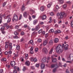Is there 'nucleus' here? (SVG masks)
<instances>
[{
    "label": "nucleus",
    "instance_id": "obj_24",
    "mask_svg": "<svg viewBox=\"0 0 73 73\" xmlns=\"http://www.w3.org/2000/svg\"><path fill=\"white\" fill-rule=\"evenodd\" d=\"M40 10L41 11H44L45 10V8L44 7L42 6L40 8Z\"/></svg>",
    "mask_w": 73,
    "mask_h": 73
},
{
    "label": "nucleus",
    "instance_id": "obj_61",
    "mask_svg": "<svg viewBox=\"0 0 73 73\" xmlns=\"http://www.w3.org/2000/svg\"><path fill=\"white\" fill-rule=\"evenodd\" d=\"M29 19L30 21H31L32 20V18H31V16H29Z\"/></svg>",
    "mask_w": 73,
    "mask_h": 73
},
{
    "label": "nucleus",
    "instance_id": "obj_42",
    "mask_svg": "<svg viewBox=\"0 0 73 73\" xmlns=\"http://www.w3.org/2000/svg\"><path fill=\"white\" fill-rule=\"evenodd\" d=\"M14 34L15 35H17L19 33H17V31H15L14 32Z\"/></svg>",
    "mask_w": 73,
    "mask_h": 73
},
{
    "label": "nucleus",
    "instance_id": "obj_8",
    "mask_svg": "<svg viewBox=\"0 0 73 73\" xmlns=\"http://www.w3.org/2000/svg\"><path fill=\"white\" fill-rule=\"evenodd\" d=\"M16 49L17 50H18V52L20 51V46L19 45H16Z\"/></svg>",
    "mask_w": 73,
    "mask_h": 73
},
{
    "label": "nucleus",
    "instance_id": "obj_45",
    "mask_svg": "<svg viewBox=\"0 0 73 73\" xmlns=\"http://www.w3.org/2000/svg\"><path fill=\"white\" fill-rule=\"evenodd\" d=\"M6 4H7V2H5L3 4V7H5V5H6Z\"/></svg>",
    "mask_w": 73,
    "mask_h": 73
},
{
    "label": "nucleus",
    "instance_id": "obj_41",
    "mask_svg": "<svg viewBox=\"0 0 73 73\" xmlns=\"http://www.w3.org/2000/svg\"><path fill=\"white\" fill-rule=\"evenodd\" d=\"M59 65L60 67H62V63H61L60 62H59Z\"/></svg>",
    "mask_w": 73,
    "mask_h": 73
},
{
    "label": "nucleus",
    "instance_id": "obj_55",
    "mask_svg": "<svg viewBox=\"0 0 73 73\" xmlns=\"http://www.w3.org/2000/svg\"><path fill=\"white\" fill-rule=\"evenodd\" d=\"M39 64H36V66L37 67V68H38V66H39Z\"/></svg>",
    "mask_w": 73,
    "mask_h": 73
},
{
    "label": "nucleus",
    "instance_id": "obj_30",
    "mask_svg": "<svg viewBox=\"0 0 73 73\" xmlns=\"http://www.w3.org/2000/svg\"><path fill=\"white\" fill-rule=\"evenodd\" d=\"M55 66H56V64H52L51 65V68H53L55 67Z\"/></svg>",
    "mask_w": 73,
    "mask_h": 73
},
{
    "label": "nucleus",
    "instance_id": "obj_47",
    "mask_svg": "<svg viewBox=\"0 0 73 73\" xmlns=\"http://www.w3.org/2000/svg\"><path fill=\"white\" fill-rule=\"evenodd\" d=\"M3 69H0V73H3Z\"/></svg>",
    "mask_w": 73,
    "mask_h": 73
},
{
    "label": "nucleus",
    "instance_id": "obj_57",
    "mask_svg": "<svg viewBox=\"0 0 73 73\" xmlns=\"http://www.w3.org/2000/svg\"><path fill=\"white\" fill-rule=\"evenodd\" d=\"M30 12H34V11H33V10L31 9H30Z\"/></svg>",
    "mask_w": 73,
    "mask_h": 73
},
{
    "label": "nucleus",
    "instance_id": "obj_56",
    "mask_svg": "<svg viewBox=\"0 0 73 73\" xmlns=\"http://www.w3.org/2000/svg\"><path fill=\"white\" fill-rule=\"evenodd\" d=\"M30 50H33V47L32 46L30 49Z\"/></svg>",
    "mask_w": 73,
    "mask_h": 73
},
{
    "label": "nucleus",
    "instance_id": "obj_3",
    "mask_svg": "<svg viewBox=\"0 0 73 73\" xmlns=\"http://www.w3.org/2000/svg\"><path fill=\"white\" fill-rule=\"evenodd\" d=\"M14 20L15 21H17L18 20V17L17 15H16V14H14L13 18V21H14Z\"/></svg>",
    "mask_w": 73,
    "mask_h": 73
},
{
    "label": "nucleus",
    "instance_id": "obj_36",
    "mask_svg": "<svg viewBox=\"0 0 73 73\" xmlns=\"http://www.w3.org/2000/svg\"><path fill=\"white\" fill-rule=\"evenodd\" d=\"M70 25L71 26V27L72 28H73V21H71V23Z\"/></svg>",
    "mask_w": 73,
    "mask_h": 73
},
{
    "label": "nucleus",
    "instance_id": "obj_9",
    "mask_svg": "<svg viewBox=\"0 0 73 73\" xmlns=\"http://www.w3.org/2000/svg\"><path fill=\"white\" fill-rule=\"evenodd\" d=\"M47 17H46V15H44L42 16V20H46Z\"/></svg>",
    "mask_w": 73,
    "mask_h": 73
},
{
    "label": "nucleus",
    "instance_id": "obj_49",
    "mask_svg": "<svg viewBox=\"0 0 73 73\" xmlns=\"http://www.w3.org/2000/svg\"><path fill=\"white\" fill-rule=\"evenodd\" d=\"M12 52L11 51H9L8 52V54H12Z\"/></svg>",
    "mask_w": 73,
    "mask_h": 73
},
{
    "label": "nucleus",
    "instance_id": "obj_6",
    "mask_svg": "<svg viewBox=\"0 0 73 73\" xmlns=\"http://www.w3.org/2000/svg\"><path fill=\"white\" fill-rule=\"evenodd\" d=\"M9 50H12V44L11 43H10L9 44Z\"/></svg>",
    "mask_w": 73,
    "mask_h": 73
},
{
    "label": "nucleus",
    "instance_id": "obj_25",
    "mask_svg": "<svg viewBox=\"0 0 73 73\" xmlns=\"http://www.w3.org/2000/svg\"><path fill=\"white\" fill-rule=\"evenodd\" d=\"M11 21V19L10 18H9L7 21V23H9Z\"/></svg>",
    "mask_w": 73,
    "mask_h": 73
},
{
    "label": "nucleus",
    "instance_id": "obj_1",
    "mask_svg": "<svg viewBox=\"0 0 73 73\" xmlns=\"http://www.w3.org/2000/svg\"><path fill=\"white\" fill-rule=\"evenodd\" d=\"M63 47L61 45H58L56 48V53L59 54L63 52Z\"/></svg>",
    "mask_w": 73,
    "mask_h": 73
},
{
    "label": "nucleus",
    "instance_id": "obj_7",
    "mask_svg": "<svg viewBox=\"0 0 73 73\" xmlns=\"http://www.w3.org/2000/svg\"><path fill=\"white\" fill-rule=\"evenodd\" d=\"M11 64L12 66L13 67L15 65H16V62L15 61H11Z\"/></svg>",
    "mask_w": 73,
    "mask_h": 73
},
{
    "label": "nucleus",
    "instance_id": "obj_17",
    "mask_svg": "<svg viewBox=\"0 0 73 73\" xmlns=\"http://www.w3.org/2000/svg\"><path fill=\"white\" fill-rule=\"evenodd\" d=\"M40 67L41 69H44L45 68V65H44V64H42Z\"/></svg>",
    "mask_w": 73,
    "mask_h": 73
},
{
    "label": "nucleus",
    "instance_id": "obj_64",
    "mask_svg": "<svg viewBox=\"0 0 73 73\" xmlns=\"http://www.w3.org/2000/svg\"><path fill=\"white\" fill-rule=\"evenodd\" d=\"M13 73H17V71L16 70H14L13 71Z\"/></svg>",
    "mask_w": 73,
    "mask_h": 73
},
{
    "label": "nucleus",
    "instance_id": "obj_12",
    "mask_svg": "<svg viewBox=\"0 0 73 73\" xmlns=\"http://www.w3.org/2000/svg\"><path fill=\"white\" fill-rule=\"evenodd\" d=\"M29 44H31L32 46H34L35 45V43L33 41V40H30L29 42Z\"/></svg>",
    "mask_w": 73,
    "mask_h": 73
},
{
    "label": "nucleus",
    "instance_id": "obj_10",
    "mask_svg": "<svg viewBox=\"0 0 73 73\" xmlns=\"http://www.w3.org/2000/svg\"><path fill=\"white\" fill-rule=\"evenodd\" d=\"M48 39H47L44 41L43 43V45L45 46L47 44H48Z\"/></svg>",
    "mask_w": 73,
    "mask_h": 73
},
{
    "label": "nucleus",
    "instance_id": "obj_5",
    "mask_svg": "<svg viewBox=\"0 0 73 73\" xmlns=\"http://www.w3.org/2000/svg\"><path fill=\"white\" fill-rule=\"evenodd\" d=\"M5 15L0 14V24H1V23L2 18L3 17H5Z\"/></svg>",
    "mask_w": 73,
    "mask_h": 73
},
{
    "label": "nucleus",
    "instance_id": "obj_48",
    "mask_svg": "<svg viewBox=\"0 0 73 73\" xmlns=\"http://www.w3.org/2000/svg\"><path fill=\"white\" fill-rule=\"evenodd\" d=\"M14 55H15V56L16 57H18L19 56V54H14Z\"/></svg>",
    "mask_w": 73,
    "mask_h": 73
},
{
    "label": "nucleus",
    "instance_id": "obj_20",
    "mask_svg": "<svg viewBox=\"0 0 73 73\" xmlns=\"http://www.w3.org/2000/svg\"><path fill=\"white\" fill-rule=\"evenodd\" d=\"M37 20L36 19L35 20L33 21V24H34V25H35V24H36L37 23Z\"/></svg>",
    "mask_w": 73,
    "mask_h": 73
},
{
    "label": "nucleus",
    "instance_id": "obj_40",
    "mask_svg": "<svg viewBox=\"0 0 73 73\" xmlns=\"http://www.w3.org/2000/svg\"><path fill=\"white\" fill-rule=\"evenodd\" d=\"M52 5L51 3H49L48 5H47V7L48 8H50V6H51V5Z\"/></svg>",
    "mask_w": 73,
    "mask_h": 73
},
{
    "label": "nucleus",
    "instance_id": "obj_58",
    "mask_svg": "<svg viewBox=\"0 0 73 73\" xmlns=\"http://www.w3.org/2000/svg\"><path fill=\"white\" fill-rule=\"evenodd\" d=\"M48 36V33H47L45 35V37L46 38Z\"/></svg>",
    "mask_w": 73,
    "mask_h": 73
},
{
    "label": "nucleus",
    "instance_id": "obj_11",
    "mask_svg": "<svg viewBox=\"0 0 73 73\" xmlns=\"http://www.w3.org/2000/svg\"><path fill=\"white\" fill-rule=\"evenodd\" d=\"M9 44V42H5V49H7L8 48V47L9 46L8 45V44Z\"/></svg>",
    "mask_w": 73,
    "mask_h": 73
},
{
    "label": "nucleus",
    "instance_id": "obj_60",
    "mask_svg": "<svg viewBox=\"0 0 73 73\" xmlns=\"http://www.w3.org/2000/svg\"><path fill=\"white\" fill-rule=\"evenodd\" d=\"M42 29H40L38 31L39 34L40 33H41V32H42Z\"/></svg>",
    "mask_w": 73,
    "mask_h": 73
},
{
    "label": "nucleus",
    "instance_id": "obj_28",
    "mask_svg": "<svg viewBox=\"0 0 73 73\" xmlns=\"http://www.w3.org/2000/svg\"><path fill=\"white\" fill-rule=\"evenodd\" d=\"M25 58L26 60H27L28 58V54H26L25 55Z\"/></svg>",
    "mask_w": 73,
    "mask_h": 73
},
{
    "label": "nucleus",
    "instance_id": "obj_38",
    "mask_svg": "<svg viewBox=\"0 0 73 73\" xmlns=\"http://www.w3.org/2000/svg\"><path fill=\"white\" fill-rule=\"evenodd\" d=\"M1 61H6V60H7V59L6 58H3L1 59Z\"/></svg>",
    "mask_w": 73,
    "mask_h": 73
},
{
    "label": "nucleus",
    "instance_id": "obj_33",
    "mask_svg": "<svg viewBox=\"0 0 73 73\" xmlns=\"http://www.w3.org/2000/svg\"><path fill=\"white\" fill-rule=\"evenodd\" d=\"M37 59L36 58H34L33 62H37Z\"/></svg>",
    "mask_w": 73,
    "mask_h": 73
},
{
    "label": "nucleus",
    "instance_id": "obj_19",
    "mask_svg": "<svg viewBox=\"0 0 73 73\" xmlns=\"http://www.w3.org/2000/svg\"><path fill=\"white\" fill-rule=\"evenodd\" d=\"M27 15H28V14H27V11H25L23 13V16L24 17H26V16H27Z\"/></svg>",
    "mask_w": 73,
    "mask_h": 73
},
{
    "label": "nucleus",
    "instance_id": "obj_51",
    "mask_svg": "<svg viewBox=\"0 0 73 73\" xmlns=\"http://www.w3.org/2000/svg\"><path fill=\"white\" fill-rule=\"evenodd\" d=\"M15 29H18V28H19V26L17 25L15 27Z\"/></svg>",
    "mask_w": 73,
    "mask_h": 73
},
{
    "label": "nucleus",
    "instance_id": "obj_27",
    "mask_svg": "<svg viewBox=\"0 0 73 73\" xmlns=\"http://www.w3.org/2000/svg\"><path fill=\"white\" fill-rule=\"evenodd\" d=\"M24 7H25L24 6V5L23 4L22 5V7L21 9L22 11H24V10H25V8Z\"/></svg>",
    "mask_w": 73,
    "mask_h": 73
},
{
    "label": "nucleus",
    "instance_id": "obj_63",
    "mask_svg": "<svg viewBox=\"0 0 73 73\" xmlns=\"http://www.w3.org/2000/svg\"><path fill=\"white\" fill-rule=\"evenodd\" d=\"M50 15L51 16H54V14L52 12L51 13H50Z\"/></svg>",
    "mask_w": 73,
    "mask_h": 73
},
{
    "label": "nucleus",
    "instance_id": "obj_35",
    "mask_svg": "<svg viewBox=\"0 0 73 73\" xmlns=\"http://www.w3.org/2000/svg\"><path fill=\"white\" fill-rule=\"evenodd\" d=\"M1 33L2 34H3V35H5V34H6V31H2Z\"/></svg>",
    "mask_w": 73,
    "mask_h": 73
},
{
    "label": "nucleus",
    "instance_id": "obj_29",
    "mask_svg": "<svg viewBox=\"0 0 73 73\" xmlns=\"http://www.w3.org/2000/svg\"><path fill=\"white\" fill-rule=\"evenodd\" d=\"M46 58H43L42 60V62H46Z\"/></svg>",
    "mask_w": 73,
    "mask_h": 73
},
{
    "label": "nucleus",
    "instance_id": "obj_44",
    "mask_svg": "<svg viewBox=\"0 0 73 73\" xmlns=\"http://www.w3.org/2000/svg\"><path fill=\"white\" fill-rule=\"evenodd\" d=\"M14 38H16L17 39V38H19V37L17 36H13Z\"/></svg>",
    "mask_w": 73,
    "mask_h": 73
},
{
    "label": "nucleus",
    "instance_id": "obj_62",
    "mask_svg": "<svg viewBox=\"0 0 73 73\" xmlns=\"http://www.w3.org/2000/svg\"><path fill=\"white\" fill-rule=\"evenodd\" d=\"M66 3L67 4H71V2L70 1H67L66 2Z\"/></svg>",
    "mask_w": 73,
    "mask_h": 73
},
{
    "label": "nucleus",
    "instance_id": "obj_23",
    "mask_svg": "<svg viewBox=\"0 0 73 73\" xmlns=\"http://www.w3.org/2000/svg\"><path fill=\"white\" fill-rule=\"evenodd\" d=\"M58 42V38H55L54 40V42L55 43H57Z\"/></svg>",
    "mask_w": 73,
    "mask_h": 73
},
{
    "label": "nucleus",
    "instance_id": "obj_26",
    "mask_svg": "<svg viewBox=\"0 0 73 73\" xmlns=\"http://www.w3.org/2000/svg\"><path fill=\"white\" fill-rule=\"evenodd\" d=\"M53 48H51L49 51V54H52V52H53Z\"/></svg>",
    "mask_w": 73,
    "mask_h": 73
},
{
    "label": "nucleus",
    "instance_id": "obj_21",
    "mask_svg": "<svg viewBox=\"0 0 73 73\" xmlns=\"http://www.w3.org/2000/svg\"><path fill=\"white\" fill-rule=\"evenodd\" d=\"M24 27L25 28H27V27L28 29H31V28L29 27V26H28L27 25H25Z\"/></svg>",
    "mask_w": 73,
    "mask_h": 73
},
{
    "label": "nucleus",
    "instance_id": "obj_59",
    "mask_svg": "<svg viewBox=\"0 0 73 73\" xmlns=\"http://www.w3.org/2000/svg\"><path fill=\"white\" fill-rule=\"evenodd\" d=\"M36 16L34 15H33L32 16V18L33 19H35L36 17Z\"/></svg>",
    "mask_w": 73,
    "mask_h": 73
},
{
    "label": "nucleus",
    "instance_id": "obj_53",
    "mask_svg": "<svg viewBox=\"0 0 73 73\" xmlns=\"http://www.w3.org/2000/svg\"><path fill=\"white\" fill-rule=\"evenodd\" d=\"M56 68H54L53 70V72L54 73V72H56Z\"/></svg>",
    "mask_w": 73,
    "mask_h": 73
},
{
    "label": "nucleus",
    "instance_id": "obj_34",
    "mask_svg": "<svg viewBox=\"0 0 73 73\" xmlns=\"http://www.w3.org/2000/svg\"><path fill=\"white\" fill-rule=\"evenodd\" d=\"M49 20H50L48 22L49 23H52V18H51V17H50L49 19Z\"/></svg>",
    "mask_w": 73,
    "mask_h": 73
},
{
    "label": "nucleus",
    "instance_id": "obj_50",
    "mask_svg": "<svg viewBox=\"0 0 73 73\" xmlns=\"http://www.w3.org/2000/svg\"><path fill=\"white\" fill-rule=\"evenodd\" d=\"M38 50V48H36L35 50V52H37Z\"/></svg>",
    "mask_w": 73,
    "mask_h": 73
},
{
    "label": "nucleus",
    "instance_id": "obj_43",
    "mask_svg": "<svg viewBox=\"0 0 73 73\" xmlns=\"http://www.w3.org/2000/svg\"><path fill=\"white\" fill-rule=\"evenodd\" d=\"M37 41L38 42H41V39L40 38L38 39Z\"/></svg>",
    "mask_w": 73,
    "mask_h": 73
},
{
    "label": "nucleus",
    "instance_id": "obj_31",
    "mask_svg": "<svg viewBox=\"0 0 73 73\" xmlns=\"http://www.w3.org/2000/svg\"><path fill=\"white\" fill-rule=\"evenodd\" d=\"M49 33H52L54 32V30L53 29H51L49 31Z\"/></svg>",
    "mask_w": 73,
    "mask_h": 73
},
{
    "label": "nucleus",
    "instance_id": "obj_54",
    "mask_svg": "<svg viewBox=\"0 0 73 73\" xmlns=\"http://www.w3.org/2000/svg\"><path fill=\"white\" fill-rule=\"evenodd\" d=\"M66 7H67V5H64L63 6V8H66Z\"/></svg>",
    "mask_w": 73,
    "mask_h": 73
},
{
    "label": "nucleus",
    "instance_id": "obj_18",
    "mask_svg": "<svg viewBox=\"0 0 73 73\" xmlns=\"http://www.w3.org/2000/svg\"><path fill=\"white\" fill-rule=\"evenodd\" d=\"M58 2L60 4H62L64 3L63 0H59Z\"/></svg>",
    "mask_w": 73,
    "mask_h": 73
},
{
    "label": "nucleus",
    "instance_id": "obj_13",
    "mask_svg": "<svg viewBox=\"0 0 73 73\" xmlns=\"http://www.w3.org/2000/svg\"><path fill=\"white\" fill-rule=\"evenodd\" d=\"M68 46H69L68 44L66 45L64 47V50H68Z\"/></svg>",
    "mask_w": 73,
    "mask_h": 73
},
{
    "label": "nucleus",
    "instance_id": "obj_39",
    "mask_svg": "<svg viewBox=\"0 0 73 73\" xmlns=\"http://www.w3.org/2000/svg\"><path fill=\"white\" fill-rule=\"evenodd\" d=\"M34 58L33 57H31L30 58V60L31 61H32L33 62V60H34Z\"/></svg>",
    "mask_w": 73,
    "mask_h": 73
},
{
    "label": "nucleus",
    "instance_id": "obj_4",
    "mask_svg": "<svg viewBox=\"0 0 73 73\" xmlns=\"http://www.w3.org/2000/svg\"><path fill=\"white\" fill-rule=\"evenodd\" d=\"M42 51L44 53H45L46 54L47 53H48V50H47V48H44L42 50Z\"/></svg>",
    "mask_w": 73,
    "mask_h": 73
},
{
    "label": "nucleus",
    "instance_id": "obj_15",
    "mask_svg": "<svg viewBox=\"0 0 73 73\" xmlns=\"http://www.w3.org/2000/svg\"><path fill=\"white\" fill-rule=\"evenodd\" d=\"M25 64L27 66H29L30 65V62L28 60H27L25 62Z\"/></svg>",
    "mask_w": 73,
    "mask_h": 73
},
{
    "label": "nucleus",
    "instance_id": "obj_22",
    "mask_svg": "<svg viewBox=\"0 0 73 73\" xmlns=\"http://www.w3.org/2000/svg\"><path fill=\"white\" fill-rule=\"evenodd\" d=\"M53 40H50L49 42V44L50 45H51L53 44Z\"/></svg>",
    "mask_w": 73,
    "mask_h": 73
},
{
    "label": "nucleus",
    "instance_id": "obj_2",
    "mask_svg": "<svg viewBox=\"0 0 73 73\" xmlns=\"http://www.w3.org/2000/svg\"><path fill=\"white\" fill-rule=\"evenodd\" d=\"M65 13L64 12H60V13H58L57 14V16H58L59 19H62L64 17Z\"/></svg>",
    "mask_w": 73,
    "mask_h": 73
},
{
    "label": "nucleus",
    "instance_id": "obj_32",
    "mask_svg": "<svg viewBox=\"0 0 73 73\" xmlns=\"http://www.w3.org/2000/svg\"><path fill=\"white\" fill-rule=\"evenodd\" d=\"M4 29H5V28H4V27H3L1 28V31H4Z\"/></svg>",
    "mask_w": 73,
    "mask_h": 73
},
{
    "label": "nucleus",
    "instance_id": "obj_37",
    "mask_svg": "<svg viewBox=\"0 0 73 73\" xmlns=\"http://www.w3.org/2000/svg\"><path fill=\"white\" fill-rule=\"evenodd\" d=\"M30 53L31 54H33L34 53V51L33 50H30Z\"/></svg>",
    "mask_w": 73,
    "mask_h": 73
},
{
    "label": "nucleus",
    "instance_id": "obj_14",
    "mask_svg": "<svg viewBox=\"0 0 73 73\" xmlns=\"http://www.w3.org/2000/svg\"><path fill=\"white\" fill-rule=\"evenodd\" d=\"M52 60L53 62H56L57 61V59L55 58H52Z\"/></svg>",
    "mask_w": 73,
    "mask_h": 73
},
{
    "label": "nucleus",
    "instance_id": "obj_52",
    "mask_svg": "<svg viewBox=\"0 0 73 73\" xmlns=\"http://www.w3.org/2000/svg\"><path fill=\"white\" fill-rule=\"evenodd\" d=\"M21 18H22V15H20L19 17V20H21Z\"/></svg>",
    "mask_w": 73,
    "mask_h": 73
},
{
    "label": "nucleus",
    "instance_id": "obj_46",
    "mask_svg": "<svg viewBox=\"0 0 73 73\" xmlns=\"http://www.w3.org/2000/svg\"><path fill=\"white\" fill-rule=\"evenodd\" d=\"M25 33L24 32L22 31L21 33V35L22 36H23L24 35Z\"/></svg>",
    "mask_w": 73,
    "mask_h": 73
},
{
    "label": "nucleus",
    "instance_id": "obj_16",
    "mask_svg": "<svg viewBox=\"0 0 73 73\" xmlns=\"http://www.w3.org/2000/svg\"><path fill=\"white\" fill-rule=\"evenodd\" d=\"M39 28H40V26L38 25L36 26L35 27V31H38L39 29Z\"/></svg>",
    "mask_w": 73,
    "mask_h": 73
}]
</instances>
